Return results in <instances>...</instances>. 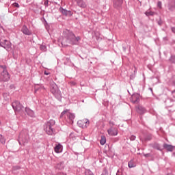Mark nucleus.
<instances>
[{
    "label": "nucleus",
    "instance_id": "nucleus-1",
    "mask_svg": "<svg viewBox=\"0 0 175 175\" xmlns=\"http://www.w3.org/2000/svg\"><path fill=\"white\" fill-rule=\"evenodd\" d=\"M63 35L66 39H67V41L68 43H70L71 44H79V40H80V37L75 36L73 32L70 31V30L65 29L63 31Z\"/></svg>",
    "mask_w": 175,
    "mask_h": 175
},
{
    "label": "nucleus",
    "instance_id": "nucleus-2",
    "mask_svg": "<svg viewBox=\"0 0 175 175\" xmlns=\"http://www.w3.org/2000/svg\"><path fill=\"white\" fill-rule=\"evenodd\" d=\"M54 125H55V120H50L44 125V131L47 135H49V136H54V135H55Z\"/></svg>",
    "mask_w": 175,
    "mask_h": 175
},
{
    "label": "nucleus",
    "instance_id": "nucleus-3",
    "mask_svg": "<svg viewBox=\"0 0 175 175\" xmlns=\"http://www.w3.org/2000/svg\"><path fill=\"white\" fill-rule=\"evenodd\" d=\"M28 133L29 132L27 129L23 130L19 133L18 142L20 146H25L28 143V140H29V135Z\"/></svg>",
    "mask_w": 175,
    "mask_h": 175
},
{
    "label": "nucleus",
    "instance_id": "nucleus-4",
    "mask_svg": "<svg viewBox=\"0 0 175 175\" xmlns=\"http://www.w3.org/2000/svg\"><path fill=\"white\" fill-rule=\"evenodd\" d=\"M10 80V75L8 72V67L6 65H0V83L1 81H9Z\"/></svg>",
    "mask_w": 175,
    "mask_h": 175
},
{
    "label": "nucleus",
    "instance_id": "nucleus-5",
    "mask_svg": "<svg viewBox=\"0 0 175 175\" xmlns=\"http://www.w3.org/2000/svg\"><path fill=\"white\" fill-rule=\"evenodd\" d=\"M0 46L6 50L7 51H10L12 49V42L8 40H1L0 41Z\"/></svg>",
    "mask_w": 175,
    "mask_h": 175
},
{
    "label": "nucleus",
    "instance_id": "nucleus-6",
    "mask_svg": "<svg viewBox=\"0 0 175 175\" xmlns=\"http://www.w3.org/2000/svg\"><path fill=\"white\" fill-rule=\"evenodd\" d=\"M77 125L79 126V128H83V129L88 128V126L90 125V120L88 119L79 120L77 122Z\"/></svg>",
    "mask_w": 175,
    "mask_h": 175
},
{
    "label": "nucleus",
    "instance_id": "nucleus-7",
    "mask_svg": "<svg viewBox=\"0 0 175 175\" xmlns=\"http://www.w3.org/2000/svg\"><path fill=\"white\" fill-rule=\"evenodd\" d=\"M12 106L14 111L19 112L24 109V107H23V105H21V104L18 101H14V103H12Z\"/></svg>",
    "mask_w": 175,
    "mask_h": 175
},
{
    "label": "nucleus",
    "instance_id": "nucleus-8",
    "mask_svg": "<svg viewBox=\"0 0 175 175\" xmlns=\"http://www.w3.org/2000/svg\"><path fill=\"white\" fill-rule=\"evenodd\" d=\"M64 116L67 117L70 121H73V120H75V114L70 113L68 112V111H63L62 112L60 118H62Z\"/></svg>",
    "mask_w": 175,
    "mask_h": 175
},
{
    "label": "nucleus",
    "instance_id": "nucleus-9",
    "mask_svg": "<svg viewBox=\"0 0 175 175\" xmlns=\"http://www.w3.org/2000/svg\"><path fill=\"white\" fill-rule=\"evenodd\" d=\"M107 133L109 136H117L118 135V129L116 127L111 126L107 130Z\"/></svg>",
    "mask_w": 175,
    "mask_h": 175
},
{
    "label": "nucleus",
    "instance_id": "nucleus-10",
    "mask_svg": "<svg viewBox=\"0 0 175 175\" xmlns=\"http://www.w3.org/2000/svg\"><path fill=\"white\" fill-rule=\"evenodd\" d=\"M21 32H23L24 35H27V36H31V35H32V31H31V30L28 29L27 25H23L22 27Z\"/></svg>",
    "mask_w": 175,
    "mask_h": 175
},
{
    "label": "nucleus",
    "instance_id": "nucleus-11",
    "mask_svg": "<svg viewBox=\"0 0 175 175\" xmlns=\"http://www.w3.org/2000/svg\"><path fill=\"white\" fill-rule=\"evenodd\" d=\"M140 95L137 93L133 94L131 97V100L133 103H138Z\"/></svg>",
    "mask_w": 175,
    "mask_h": 175
},
{
    "label": "nucleus",
    "instance_id": "nucleus-12",
    "mask_svg": "<svg viewBox=\"0 0 175 175\" xmlns=\"http://www.w3.org/2000/svg\"><path fill=\"white\" fill-rule=\"evenodd\" d=\"M59 91V88H58V85L55 83H53L51 84V92L52 94H55Z\"/></svg>",
    "mask_w": 175,
    "mask_h": 175
},
{
    "label": "nucleus",
    "instance_id": "nucleus-13",
    "mask_svg": "<svg viewBox=\"0 0 175 175\" xmlns=\"http://www.w3.org/2000/svg\"><path fill=\"white\" fill-rule=\"evenodd\" d=\"M59 10H60L61 13L62 14H64V16H72L73 14L72 13V11H70V10L68 11L66 9H64L62 8H60Z\"/></svg>",
    "mask_w": 175,
    "mask_h": 175
},
{
    "label": "nucleus",
    "instance_id": "nucleus-14",
    "mask_svg": "<svg viewBox=\"0 0 175 175\" xmlns=\"http://www.w3.org/2000/svg\"><path fill=\"white\" fill-rule=\"evenodd\" d=\"M137 111L139 113V114H144V113H146L147 111L144 107L139 105L137 108Z\"/></svg>",
    "mask_w": 175,
    "mask_h": 175
},
{
    "label": "nucleus",
    "instance_id": "nucleus-15",
    "mask_svg": "<svg viewBox=\"0 0 175 175\" xmlns=\"http://www.w3.org/2000/svg\"><path fill=\"white\" fill-rule=\"evenodd\" d=\"M122 5V0H116L113 1V6L116 9L121 8Z\"/></svg>",
    "mask_w": 175,
    "mask_h": 175
},
{
    "label": "nucleus",
    "instance_id": "nucleus-16",
    "mask_svg": "<svg viewBox=\"0 0 175 175\" xmlns=\"http://www.w3.org/2000/svg\"><path fill=\"white\" fill-rule=\"evenodd\" d=\"M163 147L167 150V151H170L172 152L173 151V150H174V146H172V145H169L167 144H164Z\"/></svg>",
    "mask_w": 175,
    "mask_h": 175
},
{
    "label": "nucleus",
    "instance_id": "nucleus-17",
    "mask_svg": "<svg viewBox=\"0 0 175 175\" xmlns=\"http://www.w3.org/2000/svg\"><path fill=\"white\" fill-rule=\"evenodd\" d=\"M25 110L27 116H29V117H35V112H33V111H32L31 109L25 108Z\"/></svg>",
    "mask_w": 175,
    "mask_h": 175
},
{
    "label": "nucleus",
    "instance_id": "nucleus-18",
    "mask_svg": "<svg viewBox=\"0 0 175 175\" xmlns=\"http://www.w3.org/2000/svg\"><path fill=\"white\" fill-rule=\"evenodd\" d=\"M55 96V98H56V99H57V100H61V99H62V95L61 94V90H59L57 92H56L55 93L53 94Z\"/></svg>",
    "mask_w": 175,
    "mask_h": 175
},
{
    "label": "nucleus",
    "instance_id": "nucleus-19",
    "mask_svg": "<svg viewBox=\"0 0 175 175\" xmlns=\"http://www.w3.org/2000/svg\"><path fill=\"white\" fill-rule=\"evenodd\" d=\"M77 3L79 8H87V4H85V2L83 0H77Z\"/></svg>",
    "mask_w": 175,
    "mask_h": 175
},
{
    "label": "nucleus",
    "instance_id": "nucleus-20",
    "mask_svg": "<svg viewBox=\"0 0 175 175\" xmlns=\"http://www.w3.org/2000/svg\"><path fill=\"white\" fill-rule=\"evenodd\" d=\"M62 145H61L60 144H57L54 148L55 152H56L57 154H59V152H61L62 151Z\"/></svg>",
    "mask_w": 175,
    "mask_h": 175
},
{
    "label": "nucleus",
    "instance_id": "nucleus-21",
    "mask_svg": "<svg viewBox=\"0 0 175 175\" xmlns=\"http://www.w3.org/2000/svg\"><path fill=\"white\" fill-rule=\"evenodd\" d=\"M174 8H175V0H174L172 1H170L168 3L169 10H173V9H174Z\"/></svg>",
    "mask_w": 175,
    "mask_h": 175
},
{
    "label": "nucleus",
    "instance_id": "nucleus-22",
    "mask_svg": "<svg viewBox=\"0 0 175 175\" xmlns=\"http://www.w3.org/2000/svg\"><path fill=\"white\" fill-rule=\"evenodd\" d=\"M152 148H155L156 150H158L159 151H162V149L161 148V145H159V144H154L152 145Z\"/></svg>",
    "mask_w": 175,
    "mask_h": 175
},
{
    "label": "nucleus",
    "instance_id": "nucleus-23",
    "mask_svg": "<svg viewBox=\"0 0 175 175\" xmlns=\"http://www.w3.org/2000/svg\"><path fill=\"white\" fill-rule=\"evenodd\" d=\"M100 144H101V146H105V144H106V137L101 136Z\"/></svg>",
    "mask_w": 175,
    "mask_h": 175
},
{
    "label": "nucleus",
    "instance_id": "nucleus-24",
    "mask_svg": "<svg viewBox=\"0 0 175 175\" xmlns=\"http://www.w3.org/2000/svg\"><path fill=\"white\" fill-rule=\"evenodd\" d=\"M145 14H146V16H147L148 17L150 16H154L155 12H152V11L148 10L145 12Z\"/></svg>",
    "mask_w": 175,
    "mask_h": 175
},
{
    "label": "nucleus",
    "instance_id": "nucleus-25",
    "mask_svg": "<svg viewBox=\"0 0 175 175\" xmlns=\"http://www.w3.org/2000/svg\"><path fill=\"white\" fill-rule=\"evenodd\" d=\"M152 135H151V134H148L146 135V137H145V140L146 142H150V140H152Z\"/></svg>",
    "mask_w": 175,
    "mask_h": 175
},
{
    "label": "nucleus",
    "instance_id": "nucleus-26",
    "mask_svg": "<svg viewBox=\"0 0 175 175\" xmlns=\"http://www.w3.org/2000/svg\"><path fill=\"white\" fill-rule=\"evenodd\" d=\"M5 142L6 140L5 139V137H3V136L0 134V143H1L2 144H5Z\"/></svg>",
    "mask_w": 175,
    "mask_h": 175
},
{
    "label": "nucleus",
    "instance_id": "nucleus-27",
    "mask_svg": "<svg viewBox=\"0 0 175 175\" xmlns=\"http://www.w3.org/2000/svg\"><path fill=\"white\" fill-rule=\"evenodd\" d=\"M128 166L129 167H130V169H131V167H135V164H133V161H129L128 163Z\"/></svg>",
    "mask_w": 175,
    "mask_h": 175
},
{
    "label": "nucleus",
    "instance_id": "nucleus-28",
    "mask_svg": "<svg viewBox=\"0 0 175 175\" xmlns=\"http://www.w3.org/2000/svg\"><path fill=\"white\" fill-rule=\"evenodd\" d=\"M85 175H94V173H92L90 170H86L85 172Z\"/></svg>",
    "mask_w": 175,
    "mask_h": 175
},
{
    "label": "nucleus",
    "instance_id": "nucleus-29",
    "mask_svg": "<svg viewBox=\"0 0 175 175\" xmlns=\"http://www.w3.org/2000/svg\"><path fill=\"white\" fill-rule=\"evenodd\" d=\"M40 49L42 51H46L47 50L46 45H40Z\"/></svg>",
    "mask_w": 175,
    "mask_h": 175
},
{
    "label": "nucleus",
    "instance_id": "nucleus-30",
    "mask_svg": "<svg viewBox=\"0 0 175 175\" xmlns=\"http://www.w3.org/2000/svg\"><path fill=\"white\" fill-rule=\"evenodd\" d=\"M157 6L159 9H162V2L161 1H158Z\"/></svg>",
    "mask_w": 175,
    "mask_h": 175
},
{
    "label": "nucleus",
    "instance_id": "nucleus-31",
    "mask_svg": "<svg viewBox=\"0 0 175 175\" xmlns=\"http://www.w3.org/2000/svg\"><path fill=\"white\" fill-rule=\"evenodd\" d=\"M130 140H131V142H133V140H136V136L135 135H131L130 137Z\"/></svg>",
    "mask_w": 175,
    "mask_h": 175
},
{
    "label": "nucleus",
    "instance_id": "nucleus-32",
    "mask_svg": "<svg viewBox=\"0 0 175 175\" xmlns=\"http://www.w3.org/2000/svg\"><path fill=\"white\" fill-rule=\"evenodd\" d=\"M12 5L14 6V8H20V5H18V3H14Z\"/></svg>",
    "mask_w": 175,
    "mask_h": 175
},
{
    "label": "nucleus",
    "instance_id": "nucleus-33",
    "mask_svg": "<svg viewBox=\"0 0 175 175\" xmlns=\"http://www.w3.org/2000/svg\"><path fill=\"white\" fill-rule=\"evenodd\" d=\"M114 125H116V124L114 123V122H113V121H109V126H110V128H111V126H114Z\"/></svg>",
    "mask_w": 175,
    "mask_h": 175
},
{
    "label": "nucleus",
    "instance_id": "nucleus-34",
    "mask_svg": "<svg viewBox=\"0 0 175 175\" xmlns=\"http://www.w3.org/2000/svg\"><path fill=\"white\" fill-rule=\"evenodd\" d=\"M116 175H122V172L120 171V170H118Z\"/></svg>",
    "mask_w": 175,
    "mask_h": 175
},
{
    "label": "nucleus",
    "instance_id": "nucleus-35",
    "mask_svg": "<svg viewBox=\"0 0 175 175\" xmlns=\"http://www.w3.org/2000/svg\"><path fill=\"white\" fill-rule=\"evenodd\" d=\"M44 74L46 76H49V75H50V72H49V71H44Z\"/></svg>",
    "mask_w": 175,
    "mask_h": 175
},
{
    "label": "nucleus",
    "instance_id": "nucleus-36",
    "mask_svg": "<svg viewBox=\"0 0 175 175\" xmlns=\"http://www.w3.org/2000/svg\"><path fill=\"white\" fill-rule=\"evenodd\" d=\"M19 169H20V167L15 166V167H14L13 170H18Z\"/></svg>",
    "mask_w": 175,
    "mask_h": 175
},
{
    "label": "nucleus",
    "instance_id": "nucleus-37",
    "mask_svg": "<svg viewBox=\"0 0 175 175\" xmlns=\"http://www.w3.org/2000/svg\"><path fill=\"white\" fill-rule=\"evenodd\" d=\"M101 175H109V174H107V171H105Z\"/></svg>",
    "mask_w": 175,
    "mask_h": 175
},
{
    "label": "nucleus",
    "instance_id": "nucleus-38",
    "mask_svg": "<svg viewBox=\"0 0 175 175\" xmlns=\"http://www.w3.org/2000/svg\"><path fill=\"white\" fill-rule=\"evenodd\" d=\"M172 31L174 33H175V27H172Z\"/></svg>",
    "mask_w": 175,
    "mask_h": 175
},
{
    "label": "nucleus",
    "instance_id": "nucleus-39",
    "mask_svg": "<svg viewBox=\"0 0 175 175\" xmlns=\"http://www.w3.org/2000/svg\"><path fill=\"white\" fill-rule=\"evenodd\" d=\"M57 167H58V169H61V167H59V164H57Z\"/></svg>",
    "mask_w": 175,
    "mask_h": 175
},
{
    "label": "nucleus",
    "instance_id": "nucleus-40",
    "mask_svg": "<svg viewBox=\"0 0 175 175\" xmlns=\"http://www.w3.org/2000/svg\"><path fill=\"white\" fill-rule=\"evenodd\" d=\"M72 83L73 84V85H76V83H75V82H72Z\"/></svg>",
    "mask_w": 175,
    "mask_h": 175
},
{
    "label": "nucleus",
    "instance_id": "nucleus-41",
    "mask_svg": "<svg viewBox=\"0 0 175 175\" xmlns=\"http://www.w3.org/2000/svg\"><path fill=\"white\" fill-rule=\"evenodd\" d=\"M149 90L152 92V88H150Z\"/></svg>",
    "mask_w": 175,
    "mask_h": 175
},
{
    "label": "nucleus",
    "instance_id": "nucleus-42",
    "mask_svg": "<svg viewBox=\"0 0 175 175\" xmlns=\"http://www.w3.org/2000/svg\"><path fill=\"white\" fill-rule=\"evenodd\" d=\"M0 28H3V27H2V25H1V24H0Z\"/></svg>",
    "mask_w": 175,
    "mask_h": 175
},
{
    "label": "nucleus",
    "instance_id": "nucleus-43",
    "mask_svg": "<svg viewBox=\"0 0 175 175\" xmlns=\"http://www.w3.org/2000/svg\"><path fill=\"white\" fill-rule=\"evenodd\" d=\"M135 71H134V72H135V73H136V68H135Z\"/></svg>",
    "mask_w": 175,
    "mask_h": 175
},
{
    "label": "nucleus",
    "instance_id": "nucleus-44",
    "mask_svg": "<svg viewBox=\"0 0 175 175\" xmlns=\"http://www.w3.org/2000/svg\"><path fill=\"white\" fill-rule=\"evenodd\" d=\"M135 71H134V72H135V73H136V68H135Z\"/></svg>",
    "mask_w": 175,
    "mask_h": 175
},
{
    "label": "nucleus",
    "instance_id": "nucleus-45",
    "mask_svg": "<svg viewBox=\"0 0 175 175\" xmlns=\"http://www.w3.org/2000/svg\"><path fill=\"white\" fill-rule=\"evenodd\" d=\"M60 165H64V163H60Z\"/></svg>",
    "mask_w": 175,
    "mask_h": 175
}]
</instances>
